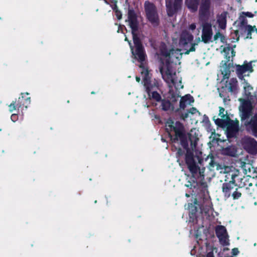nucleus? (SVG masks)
<instances>
[{"mask_svg":"<svg viewBox=\"0 0 257 257\" xmlns=\"http://www.w3.org/2000/svg\"><path fill=\"white\" fill-rule=\"evenodd\" d=\"M193 39L192 34L185 30L180 35H174L172 46L162 43L159 48L160 71L169 86L167 98L172 102L178 99L180 96L178 90L183 88L181 77L176 75L175 67L180 64L183 53L188 54L195 51V44L192 43Z\"/></svg>","mask_w":257,"mask_h":257,"instance_id":"obj_1","label":"nucleus"},{"mask_svg":"<svg viewBox=\"0 0 257 257\" xmlns=\"http://www.w3.org/2000/svg\"><path fill=\"white\" fill-rule=\"evenodd\" d=\"M127 22L132 30L134 46L133 47L131 42L128 41L126 36H125V41L128 42L134 59L137 60L140 63L139 65L140 72L143 79L144 86L150 98L156 101H159L161 98L160 95L157 92L154 91V88L157 87L158 84L156 83L151 84L150 73L146 65V55L137 34V21L135 12L133 10H129L128 12Z\"/></svg>","mask_w":257,"mask_h":257,"instance_id":"obj_2","label":"nucleus"},{"mask_svg":"<svg viewBox=\"0 0 257 257\" xmlns=\"http://www.w3.org/2000/svg\"><path fill=\"white\" fill-rule=\"evenodd\" d=\"M243 84L244 95L248 99H251L252 87L245 81ZM238 100L240 102L239 110L242 122L244 123L248 131L251 132L254 136H257V113L251 118L250 121L246 120L252 113V106L250 100H246L243 98H239Z\"/></svg>","mask_w":257,"mask_h":257,"instance_id":"obj_3","label":"nucleus"},{"mask_svg":"<svg viewBox=\"0 0 257 257\" xmlns=\"http://www.w3.org/2000/svg\"><path fill=\"white\" fill-rule=\"evenodd\" d=\"M205 229L202 226L194 232V235L197 240V244L191 250L192 255L196 257H214L212 250L208 249Z\"/></svg>","mask_w":257,"mask_h":257,"instance_id":"obj_4","label":"nucleus"},{"mask_svg":"<svg viewBox=\"0 0 257 257\" xmlns=\"http://www.w3.org/2000/svg\"><path fill=\"white\" fill-rule=\"evenodd\" d=\"M166 129L173 143H180L185 149L188 146V141L184 134L183 126L179 121L174 122L169 118L166 122Z\"/></svg>","mask_w":257,"mask_h":257,"instance_id":"obj_5","label":"nucleus"},{"mask_svg":"<svg viewBox=\"0 0 257 257\" xmlns=\"http://www.w3.org/2000/svg\"><path fill=\"white\" fill-rule=\"evenodd\" d=\"M218 115L221 117H213V120L216 125L226 129L228 138H231L236 135L239 129V122L237 120H232L227 115V112L224 108L219 107Z\"/></svg>","mask_w":257,"mask_h":257,"instance_id":"obj_6","label":"nucleus"},{"mask_svg":"<svg viewBox=\"0 0 257 257\" xmlns=\"http://www.w3.org/2000/svg\"><path fill=\"white\" fill-rule=\"evenodd\" d=\"M221 88H218L219 95L221 97H225L224 92L228 91L231 93L235 94L238 90L237 81L236 78H223L220 82Z\"/></svg>","mask_w":257,"mask_h":257,"instance_id":"obj_7","label":"nucleus"},{"mask_svg":"<svg viewBox=\"0 0 257 257\" xmlns=\"http://www.w3.org/2000/svg\"><path fill=\"white\" fill-rule=\"evenodd\" d=\"M185 161L188 168L194 178H203L204 169H200L194 161L193 154L189 151H187L185 156Z\"/></svg>","mask_w":257,"mask_h":257,"instance_id":"obj_8","label":"nucleus"},{"mask_svg":"<svg viewBox=\"0 0 257 257\" xmlns=\"http://www.w3.org/2000/svg\"><path fill=\"white\" fill-rule=\"evenodd\" d=\"M145 9L147 19L154 26L159 23V18L155 6L149 2L145 3Z\"/></svg>","mask_w":257,"mask_h":257,"instance_id":"obj_9","label":"nucleus"},{"mask_svg":"<svg viewBox=\"0 0 257 257\" xmlns=\"http://www.w3.org/2000/svg\"><path fill=\"white\" fill-rule=\"evenodd\" d=\"M213 15V9L211 7L210 0H201L199 9L200 18H208Z\"/></svg>","mask_w":257,"mask_h":257,"instance_id":"obj_10","label":"nucleus"},{"mask_svg":"<svg viewBox=\"0 0 257 257\" xmlns=\"http://www.w3.org/2000/svg\"><path fill=\"white\" fill-rule=\"evenodd\" d=\"M28 93L22 94V97L19 98L18 103L16 104V102H14L9 105L10 111L13 112L16 109V107L19 108L22 106H24L27 108L31 101L30 97H28Z\"/></svg>","mask_w":257,"mask_h":257,"instance_id":"obj_11","label":"nucleus"},{"mask_svg":"<svg viewBox=\"0 0 257 257\" xmlns=\"http://www.w3.org/2000/svg\"><path fill=\"white\" fill-rule=\"evenodd\" d=\"M242 144L244 148L251 154L257 152V142L252 138L244 137L241 140Z\"/></svg>","mask_w":257,"mask_h":257,"instance_id":"obj_12","label":"nucleus"},{"mask_svg":"<svg viewBox=\"0 0 257 257\" xmlns=\"http://www.w3.org/2000/svg\"><path fill=\"white\" fill-rule=\"evenodd\" d=\"M216 235L219 239L220 242L223 245L229 244L228 236L226 228L222 225L217 226L215 229Z\"/></svg>","mask_w":257,"mask_h":257,"instance_id":"obj_13","label":"nucleus"},{"mask_svg":"<svg viewBox=\"0 0 257 257\" xmlns=\"http://www.w3.org/2000/svg\"><path fill=\"white\" fill-rule=\"evenodd\" d=\"M202 40L205 43H208L212 36L211 25L209 23L203 22L202 23Z\"/></svg>","mask_w":257,"mask_h":257,"instance_id":"obj_14","label":"nucleus"},{"mask_svg":"<svg viewBox=\"0 0 257 257\" xmlns=\"http://www.w3.org/2000/svg\"><path fill=\"white\" fill-rule=\"evenodd\" d=\"M166 3L167 14L168 16H172L181 9L182 0H175L173 5L171 4V0H166Z\"/></svg>","mask_w":257,"mask_h":257,"instance_id":"obj_15","label":"nucleus"},{"mask_svg":"<svg viewBox=\"0 0 257 257\" xmlns=\"http://www.w3.org/2000/svg\"><path fill=\"white\" fill-rule=\"evenodd\" d=\"M253 32H255L257 33V29L255 26H251L250 25H244L242 24L239 30H237L235 31V33L236 36H237L239 33H244V34H246L247 36L246 38L247 39H251V33Z\"/></svg>","mask_w":257,"mask_h":257,"instance_id":"obj_16","label":"nucleus"},{"mask_svg":"<svg viewBox=\"0 0 257 257\" xmlns=\"http://www.w3.org/2000/svg\"><path fill=\"white\" fill-rule=\"evenodd\" d=\"M236 73L239 78L242 79L243 74L246 72H252L253 71L251 63H244L242 65H236Z\"/></svg>","mask_w":257,"mask_h":257,"instance_id":"obj_17","label":"nucleus"},{"mask_svg":"<svg viewBox=\"0 0 257 257\" xmlns=\"http://www.w3.org/2000/svg\"><path fill=\"white\" fill-rule=\"evenodd\" d=\"M232 181H230L228 183L224 184L222 187L223 192L225 196L229 197L231 193L233 191V188L235 186L234 177L235 175H231Z\"/></svg>","mask_w":257,"mask_h":257,"instance_id":"obj_18","label":"nucleus"},{"mask_svg":"<svg viewBox=\"0 0 257 257\" xmlns=\"http://www.w3.org/2000/svg\"><path fill=\"white\" fill-rule=\"evenodd\" d=\"M193 102L194 98L191 95H185L180 98V108L181 109H184L187 106L191 105Z\"/></svg>","mask_w":257,"mask_h":257,"instance_id":"obj_19","label":"nucleus"},{"mask_svg":"<svg viewBox=\"0 0 257 257\" xmlns=\"http://www.w3.org/2000/svg\"><path fill=\"white\" fill-rule=\"evenodd\" d=\"M213 1L219 3L221 0H212ZM199 0H186L185 5L188 8V9L193 12L197 10Z\"/></svg>","mask_w":257,"mask_h":257,"instance_id":"obj_20","label":"nucleus"},{"mask_svg":"<svg viewBox=\"0 0 257 257\" xmlns=\"http://www.w3.org/2000/svg\"><path fill=\"white\" fill-rule=\"evenodd\" d=\"M226 12H222L217 17V22L219 27L222 29H224L226 26Z\"/></svg>","mask_w":257,"mask_h":257,"instance_id":"obj_21","label":"nucleus"},{"mask_svg":"<svg viewBox=\"0 0 257 257\" xmlns=\"http://www.w3.org/2000/svg\"><path fill=\"white\" fill-rule=\"evenodd\" d=\"M221 66H220V71L222 74L223 75V78H228L230 74V64H227L226 63L222 62Z\"/></svg>","mask_w":257,"mask_h":257,"instance_id":"obj_22","label":"nucleus"},{"mask_svg":"<svg viewBox=\"0 0 257 257\" xmlns=\"http://www.w3.org/2000/svg\"><path fill=\"white\" fill-rule=\"evenodd\" d=\"M188 208L189 211V221L194 222V219H196L195 213L197 212V207L195 205L189 203Z\"/></svg>","mask_w":257,"mask_h":257,"instance_id":"obj_23","label":"nucleus"},{"mask_svg":"<svg viewBox=\"0 0 257 257\" xmlns=\"http://www.w3.org/2000/svg\"><path fill=\"white\" fill-rule=\"evenodd\" d=\"M223 53L224 56L228 60V61H229L231 57L235 56V52L233 49L228 46L223 48Z\"/></svg>","mask_w":257,"mask_h":257,"instance_id":"obj_24","label":"nucleus"},{"mask_svg":"<svg viewBox=\"0 0 257 257\" xmlns=\"http://www.w3.org/2000/svg\"><path fill=\"white\" fill-rule=\"evenodd\" d=\"M193 134H196V130H192L189 134V140L191 142L192 149L195 147L196 143L198 140L197 137H192Z\"/></svg>","mask_w":257,"mask_h":257,"instance_id":"obj_25","label":"nucleus"},{"mask_svg":"<svg viewBox=\"0 0 257 257\" xmlns=\"http://www.w3.org/2000/svg\"><path fill=\"white\" fill-rule=\"evenodd\" d=\"M162 109L164 110H169L174 108L173 105L168 100H163L162 101Z\"/></svg>","mask_w":257,"mask_h":257,"instance_id":"obj_26","label":"nucleus"},{"mask_svg":"<svg viewBox=\"0 0 257 257\" xmlns=\"http://www.w3.org/2000/svg\"><path fill=\"white\" fill-rule=\"evenodd\" d=\"M214 39L215 40H220V41L222 43L226 42L225 37L220 33H217L214 36Z\"/></svg>","mask_w":257,"mask_h":257,"instance_id":"obj_27","label":"nucleus"},{"mask_svg":"<svg viewBox=\"0 0 257 257\" xmlns=\"http://www.w3.org/2000/svg\"><path fill=\"white\" fill-rule=\"evenodd\" d=\"M190 113L191 114H194L199 113V112L195 108L192 107L190 109V110L187 113L185 114V115L184 116V118H186L188 117Z\"/></svg>","mask_w":257,"mask_h":257,"instance_id":"obj_28","label":"nucleus"},{"mask_svg":"<svg viewBox=\"0 0 257 257\" xmlns=\"http://www.w3.org/2000/svg\"><path fill=\"white\" fill-rule=\"evenodd\" d=\"M113 10L115 11V15H116L117 18L118 20L121 19V13H120V12H119L117 9L116 6L114 7V8H113Z\"/></svg>","mask_w":257,"mask_h":257,"instance_id":"obj_29","label":"nucleus"},{"mask_svg":"<svg viewBox=\"0 0 257 257\" xmlns=\"http://www.w3.org/2000/svg\"><path fill=\"white\" fill-rule=\"evenodd\" d=\"M232 195L234 199H238L241 196V193L236 191H233Z\"/></svg>","mask_w":257,"mask_h":257,"instance_id":"obj_30","label":"nucleus"},{"mask_svg":"<svg viewBox=\"0 0 257 257\" xmlns=\"http://www.w3.org/2000/svg\"><path fill=\"white\" fill-rule=\"evenodd\" d=\"M239 252L238 248H234L232 249V256L231 257H236L235 255H237Z\"/></svg>","mask_w":257,"mask_h":257,"instance_id":"obj_31","label":"nucleus"},{"mask_svg":"<svg viewBox=\"0 0 257 257\" xmlns=\"http://www.w3.org/2000/svg\"><path fill=\"white\" fill-rule=\"evenodd\" d=\"M11 118L13 121L15 122L18 119V116L16 114L14 113L11 115Z\"/></svg>","mask_w":257,"mask_h":257,"instance_id":"obj_32","label":"nucleus"},{"mask_svg":"<svg viewBox=\"0 0 257 257\" xmlns=\"http://www.w3.org/2000/svg\"><path fill=\"white\" fill-rule=\"evenodd\" d=\"M243 14L245 16L248 17L249 18H252L253 16V15L251 13H250V12L243 13Z\"/></svg>","mask_w":257,"mask_h":257,"instance_id":"obj_33","label":"nucleus"},{"mask_svg":"<svg viewBox=\"0 0 257 257\" xmlns=\"http://www.w3.org/2000/svg\"><path fill=\"white\" fill-rule=\"evenodd\" d=\"M196 26L195 24H192L189 26V29L191 31H193L195 29Z\"/></svg>","mask_w":257,"mask_h":257,"instance_id":"obj_34","label":"nucleus"},{"mask_svg":"<svg viewBox=\"0 0 257 257\" xmlns=\"http://www.w3.org/2000/svg\"><path fill=\"white\" fill-rule=\"evenodd\" d=\"M177 153L179 156L182 155V152L180 149L178 150Z\"/></svg>","mask_w":257,"mask_h":257,"instance_id":"obj_35","label":"nucleus"},{"mask_svg":"<svg viewBox=\"0 0 257 257\" xmlns=\"http://www.w3.org/2000/svg\"><path fill=\"white\" fill-rule=\"evenodd\" d=\"M136 80L137 81H138V82H140V77H136Z\"/></svg>","mask_w":257,"mask_h":257,"instance_id":"obj_36","label":"nucleus"},{"mask_svg":"<svg viewBox=\"0 0 257 257\" xmlns=\"http://www.w3.org/2000/svg\"><path fill=\"white\" fill-rule=\"evenodd\" d=\"M186 196H187V197H189V195H188V194H186Z\"/></svg>","mask_w":257,"mask_h":257,"instance_id":"obj_37","label":"nucleus"},{"mask_svg":"<svg viewBox=\"0 0 257 257\" xmlns=\"http://www.w3.org/2000/svg\"><path fill=\"white\" fill-rule=\"evenodd\" d=\"M238 2L240 3L241 2V0H236Z\"/></svg>","mask_w":257,"mask_h":257,"instance_id":"obj_38","label":"nucleus"},{"mask_svg":"<svg viewBox=\"0 0 257 257\" xmlns=\"http://www.w3.org/2000/svg\"><path fill=\"white\" fill-rule=\"evenodd\" d=\"M162 140L163 141H165V140H164L163 138L162 139Z\"/></svg>","mask_w":257,"mask_h":257,"instance_id":"obj_39","label":"nucleus"},{"mask_svg":"<svg viewBox=\"0 0 257 257\" xmlns=\"http://www.w3.org/2000/svg\"><path fill=\"white\" fill-rule=\"evenodd\" d=\"M255 2H257V0H254Z\"/></svg>","mask_w":257,"mask_h":257,"instance_id":"obj_40","label":"nucleus"}]
</instances>
